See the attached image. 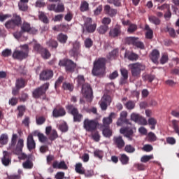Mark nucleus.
Returning a JSON list of instances; mask_svg holds the SVG:
<instances>
[{"label":"nucleus","mask_w":179,"mask_h":179,"mask_svg":"<svg viewBox=\"0 0 179 179\" xmlns=\"http://www.w3.org/2000/svg\"><path fill=\"white\" fill-rule=\"evenodd\" d=\"M128 117V113L127 111H122L120 113V117L117 121V127H122V124H126V125H129L125 127H122L120 130V134L124 135L125 138H127L129 141H132L134 138V127L132 124L129 122V120L127 119Z\"/></svg>","instance_id":"f257e3e1"},{"label":"nucleus","mask_w":179,"mask_h":179,"mask_svg":"<svg viewBox=\"0 0 179 179\" xmlns=\"http://www.w3.org/2000/svg\"><path fill=\"white\" fill-rule=\"evenodd\" d=\"M24 147V140L23 138H20L17 141V134H13L12 135L10 143L9 145V149L13 152L14 155H17V156H19V155H21V159L22 160H25V159H29L31 158V156L27 155L24 153H23V148Z\"/></svg>","instance_id":"f03ea898"},{"label":"nucleus","mask_w":179,"mask_h":179,"mask_svg":"<svg viewBox=\"0 0 179 179\" xmlns=\"http://www.w3.org/2000/svg\"><path fill=\"white\" fill-rule=\"evenodd\" d=\"M85 76L79 75L77 77V83L78 86L82 87V93L89 103L93 100V90L90 85L85 83Z\"/></svg>","instance_id":"7ed1b4c3"},{"label":"nucleus","mask_w":179,"mask_h":179,"mask_svg":"<svg viewBox=\"0 0 179 179\" xmlns=\"http://www.w3.org/2000/svg\"><path fill=\"white\" fill-rule=\"evenodd\" d=\"M107 59L99 57L94 61L92 73L94 76H103L106 73Z\"/></svg>","instance_id":"20e7f679"},{"label":"nucleus","mask_w":179,"mask_h":179,"mask_svg":"<svg viewBox=\"0 0 179 179\" xmlns=\"http://www.w3.org/2000/svg\"><path fill=\"white\" fill-rule=\"evenodd\" d=\"M129 68L131 71V76L135 78V79H139L142 71L146 69V66L142 63L136 62L130 64Z\"/></svg>","instance_id":"39448f33"},{"label":"nucleus","mask_w":179,"mask_h":179,"mask_svg":"<svg viewBox=\"0 0 179 179\" xmlns=\"http://www.w3.org/2000/svg\"><path fill=\"white\" fill-rule=\"evenodd\" d=\"M49 87L50 83H46L41 87L36 88L32 92L34 99H41L42 97L43 100H45V93Z\"/></svg>","instance_id":"423d86ee"},{"label":"nucleus","mask_w":179,"mask_h":179,"mask_svg":"<svg viewBox=\"0 0 179 179\" xmlns=\"http://www.w3.org/2000/svg\"><path fill=\"white\" fill-rule=\"evenodd\" d=\"M66 108L68 110V113L73 116L74 122H80V121H82V119L83 118V115L79 113V110H78V108H75L73 105L69 104L66 106Z\"/></svg>","instance_id":"0eeeda50"},{"label":"nucleus","mask_w":179,"mask_h":179,"mask_svg":"<svg viewBox=\"0 0 179 179\" xmlns=\"http://www.w3.org/2000/svg\"><path fill=\"white\" fill-rule=\"evenodd\" d=\"M59 66H65L66 72L73 73L76 69V63L68 59H62L59 62Z\"/></svg>","instance_id":"6e6552de"},{"label":"nucleus","mask_w":179,"mask_h":179,"mask_svg":"<svg viewBox=\"0 0 179 179\" xmlns=\"http://www.w3.org/2000/svg\"><path fill=\"white\" fill-rule=\"evenodd\" d=\"M99 123L95 120L85 119L83 122V128L87 132H94L97 129Z\"/></svg>","instance_id":"1a4fd4ad"},{"label":"nucleus","mask_w":179,"mask_h":179,"mask_svg":"<svg viewBox=\"0 0 179 179\" xmlns=\"http://www.w3.org/2000/svg\"><path fill=\"white\" fill-rule=\"evenodd\" d=\"M125 43L126 44H129V45H134L140 50H145V44L140 41L139 38L134 36L126 38Z\"/></svg>","instance_id":"9d476101"},{"label":"nucleus","mask_w":179,"mask_h":179,"mask_svg":"<svg viewBox=\"0 0 179 179\" xmlns=\"http://www.w3.org/2000/svg\"><path fill=\"white\" fill-rule=\"evenodd\" d=\"M93 23V20L90 17H87L84 20V27L87 33H94L97 29V24Z\"/></svg>","instance_id":"9b49d317"},{"label":"nucleus","mask_w":179,"mask_h":179,"mask_svg":"<svg viewBox=\"0 0 179 179\" xmlns=\"http://www.w3.org/2000/svg\"><path fill=\"white\" fill-rule=\"evenodd\" d=\"M65 115H66V110H65V108L62 107V106H57L53 109L52 117L54 118H59L61 117H65Z\"/></svg>","instance_id":"f8f14e48"},{"label":"nucleus","mask_w":179,"mask_h":179,"mask_svg":"<svg viewBox=\"0 0 179 179\" xmlns=\"http://www.w3.org/2000/svg\"><path fill=\"white\" fill-rule=\"evenodd\" d=\"M54 76V71L51 69H45L41 72L39 75L40 80H43L45 82L47 80H50V79H52Z\"/></svg>","instance_id":"ddd939ff"},{"label":"nucleus","mask_w":179,"mask_h":179,"mask_svg":"<svg viewBox=\"0 0 179 179\" xmlns=\"http://www.w3.org/2000/svg\"><path fill=\"white\" fill-rule=\"evenodd\" d=\"M111 101L112 99L110 96L107 94L103 95L99 103L101 110L103 111H106L108 106H110V104L111 103Z\"/></svg>","instance_id":"4468645a"},{"label":"nucleus","mask_w":179,"mask_h":179,"mask_svg":"<svg viewBox=\"0 0 179 179\" xmlns=\"http://www.w3.org/2000/svg\"><path fill=\"white\" fill-rule=\"evenodd\" d=\"M1 163L3 166L8 167L12 163V155L8 151H3V157L1 158Z\"/></svg>","instance_id":"2eb2a0df"},{"label":"nucleus","mask_w":179,"mask_h":179,"mask_svg":"<svg viewBox=\"0 0 179 179\" xmlns=\"http://www.w3.org/2000/svg\"><path fill=\"white\" fill-rule=\"evenodd\" d=\"M71 57H78L80 54V43L76 41L73 43V48L69 51Z\"/></svg>","instance_id":"dca6fc26"},{"label":"nucleus","mask_w":179,"mask_h":179,"mask_svg":"<svg viewBox=\"0 0 179 179\" xmlns=\"http://www.w3.org/2000/svg\"><path fill=\"white\" fill-rule=\"evenodd\" d=\"M27 53L24 52L23 50H15L13 53V58L18 59V61H23L27 58Z\"/></svg>","instance_id":"f3484780"},{"label":"nucleus","mask_w":179,"mask_h":179,"mask_svg":"<svg viewBox=\"0 0 179 179\" xmlns=\"http://www.w3.org/2000/svg\"><path fill=\"white\" fill-rule=\"evenodd\" d=\"M109 36L113 38L121 36V25L116 24L113 29H111L109 31Z\"/></svg>","instance_id":"a211bd4d"},{"label":"nucleus","mask_w":179,"mask_h":179,"mask_svg":"<svg viewBox=\"0 0 179 179\" xmlns=\"http://www.w3.org/2000/svg\"><path fill=\"white\" fill-rule=\"evenodd\" d=\"M103 12L105 15L110 16V17H114L117 15V9L112 8L110 5H105L103 7Z\"/></svg>","instance_id":"6ab92c4d"},{"label":"nucleus","mask_w":179,"mask_h":179,"mask_svg":"<svg viewBox=\"0 0 179 179\" xmlns=\"http://www.w3.org/2000/svg\"><path fill=\"white\" fill-rule=\"evenodd\" d=\"M116 117H117V114H115V113L114 112L110 113V114L108 117H104L103 119V127H110V124L113 123V120Z\"/></svg>","instance_id":"aec40b11"},{"label":"nucleus","mask_w":179,"mask_h":179,"mask_svg":"<svg viewBox=\"0 0 179 179\" xmlns=\"http://www.w3.org/2000/svg\"><path fill=\"white\" fill-rule=\"evenodd\" d=\"M27 146L29 152L36 149V141H34V138H33V135L31 134H29L27 137Z\"/></svg>","instance_id":"412c9836"},{"label":"nucleus","mask_w":179,"mask_h":179,"mask_svg":"<svg viewBox=\"0 0 179 179\" xmlns=\"http://www.w3.org/2000/svg\"><path fill=\"white\" fill-rule=\"evenodd\" d=\"M113 142L118 149H122L125 146V141H124L121 136H115L113 138Z\"/></svg>","instance_id":"4be33fe9"},{"label":"nucleus","mask_w":179,"mask_h":179,"mask_svg":"<svg viewBox=\"0 0 179 179\" xmlns=\"http://www.w3.org/2000/svg\"><path fill=\"white\" fill-rule=\"evenodd\" d=\"M120 73L122 77L120 80V85H125L128 80V70L126 69H121Z\"/></svg>","instance_id":"5701e85b"},{"label":"nucleus","mask_w":179,"mask_h":179,"mask_svg":"<svg viewBox=\"0 0 179 179\" xmlns=\"http://www.w3.org/2000/svg\"><path fill=\"white\" fill-rule=\"evenodd\" d=\"M52 167L54 169H58L59 170H68V166H66L64 161L60 162H58V161L53 162Z\"/></svg>","instance_id":"b1692460"},{"label":"nucleus","mask_w":179,"mask_h":179,"mask_svg":"<svg viewBox=\"0 0 179 179\" xmlns=\"http://www.w3.org/2000/svg\"><path fill=\"white\" fill-rule=\"evenodd\" d=\"M125 58H127L129 61H138L139 59V55L138 54L131 52H129V51L126 50L124 53Z\"/></svg>","instance_id":"393cba45"},{"label":"nucleus","mask_w":179,"mask_h":179,"mask_svg":"<svg viewBox=\"0 0 179 179\" xmlns=\"http://www.w3.org/2000/svg\"><path fill=\"white\" fill-rule=\"evenodd\" d=\"M26 85H27V81L23 78H17L15 81V87L17 89H24Z\"/></svg>","instance_id":"a878e982"},{"label":"nucleus","mask_w":179,"mask_h":179,"mask_svg":"<svg viewBox=\"0 0 179 179\" xmlns=\"http://www.w3.org/2000/svg\"><path fill=\"white\" fill-rule=\"evenodd\" d=\"M56 38L60 44H66L68 41V35L64 33H60L57 36Z\"/></svg>","instance_id":"bb28decb"},{"label":"nucleus","mask_w":179,"mask_h":179,"mask_svg":"<svg viewBox=\"0 0 179 179\" xmlns=\"http://www.w3.org/2000/svg\"><path fill=\"white\" fill-rule=\"evenodd\" d=\"M159 57H160V52H159V50H152V52L150 56V58L151 61H152V62H154V64H157V61H158Z\"/></svg>","instance_id":"cd10ccee"},{"label":"nucleus","mask_w":179,"mask_h":179,"mask_svg":"<svg viewBox=\"0 0 179 179\" xmlns=\"http://www.w3.org/2000/svg\"><path fill=\"white\" fill-rule=\"evenodd\" d=\"M21 27V31L20 33L23 34V33H29V31H30V23L24 21L22 24H21V25H20Z\"/></svg>","instance_id":"c85d7f7f"},{"label":"nucleus","mask_w":179,"mask_h":179,"mask_svg":"<svg viewBox=\"0 0 179 179\" xmlns=\"http://www.w3.org/2000/svg\"><path fill=\"white\" fill-rule=\"evenodd\" d=\"M47 45H48L52 50H57L58 48V41H57L55 39H50L46 42Z\"/></svg>","instance_id":"c756f323"},{"label":"nucleus","mask_w":179,"mask_h":179,"mask_svg":"<svg viewBox=\"0 0 179 179\" xmlns=\"http://www.w3.org/2000/svg\"><path fill=\"white\" fill-rule=\"evenodd\" d=\"M13 20H11L13 21L14 24L17 27H20V26H22V17H20V15H17V13L13 14Z\"/></svg>","instance_id":"7c9ffc66"},{"label":"nucleus","mask_w":179,"mask_h":179,"mask_svg":"<svg viewBox=\"0 0 179 179\" xmlns=\"http://www.w3.org/2000/svg\"><path fill=\"white\" fill-rule=\"evenodd\" d=\"M33 161L30 159V157H28V159L22 163V167L27 170H31V169H33Z\"/></svg>","instance_id":"2f4dec72"},{"label":"nucleus","mask_w":179,"mask_h":179,"mask_svg":"<svg viewBox=\"0 0 179 179\" xmlns=\"http://www.w3.org/2000/svg\"><path fill=\"white\" fill-rule=\"evenodd\" d=\"M17 110H18V113L17 115V118H22V117L24 115V113L26 111V106L23 105L18 106Z\"/></svg>","instance_id":"473e14b6"},{"label":"nucleus","mask_w":179,"mask_h":179,"mask_svg":"<svg viewBox=\"0 0 179 179\" xmlns=\"http://www.w3.org/2000/svg\"><path fill=\"white\" fill-rule=\"evenodd\" d=\"M75 171L78 174H85V168L82 165V163H77L75 166Z\"/></svg>","instance_id":"72a5a7b5"},{"label":"nucleus","mask_w":179,"mask_h":179,"mask_svg":"<svg viewBox=\"0 0 179 179\" xmlns=\"http://www.w3.org/2000/svg\"><path fill=\"white\" fill-rule=\"evenodd\" d=\"M157 124V120L155 119V117H150L148 119V125H150V128L152 130L156 129V125Z\"/></svg>","instance_id":"f704fd0d"},{"label":"nucleus","mask_w":179,"mask_h":179,"mask_svg":"<svg viewBox=\"0 0 179 179\" xmlns=\"http://www.w3.org/2000/svg\"><path fill=\"white\" fill-rule=\"evenodd\" d=\"M41 54L42 58H43V59H48V58H50V57H51V53L50 52V50H48V49L44 48L42 50V52H41Z\"/></svg>","instance_id":"c9c22d12"},{"label":"nucleus","mask_w":179,"mask_h":179,"mask_svg":"<svg viewBox=\"0 0 179 179\" xmlns=\"http://www.w3.org/2000/svg\"><path fill=\"white\" fill-rule=\"evenodd\" d=\"M63 90H69V92H73V85L70 83L64 82L62 84Z\"/></svg>","instance_id":"e433bc0d"},{"label":"nucleus","mask_w":179,"mask_h":179,"mask_svg":"<svg viewBox=\"0 0 179 179\" xmlns=\"http://www.w3.org/2000/svg\"><path fill=\"white\" fill-rule=\"evenodd\" d=\"M38 18H39V20L43 22V23H45L46 24L50 23V20H48V17H47V15H45V14L43 12L39 13Z\"/></svg>","instance_id":"4c0bfd02"},{"label":"nucleus","mask_w":179,"mask_h":179,"mask_svg":"<svg viewBox=\"0 0 179 179\" xmlns=\"http://www.w3.org/2000/svg\"><path fill=\"white\" fill-rule=\"evenodd\" d=\"M102 133L106 138H110V136H113V130L110 129V127H105L103 129Z\"/></svg>","instance_id":"58836bf2"},{"label":"nucleus","mask_w":179,"mask_h":179,"mask_svg":"<svg viewBox=\"0 0 179 179\" xmlns=\"http://www.w3.org/2000/svg\"><path fill=\"white\" fill-rule=\"evenodd\" d=\"M80 10L81 12H87L89 10V3L86 1H82Z\"/></svg>","instance_id":"ea45409f"},{"label":"nucleus","mask_w":179,"mask_h":179,"mask_svg":"<svg viewBox=\"0 0 179 179\" xmlns=\"http://www.w3.org/2000/svg\"><path fill=\"white\" fill-rule=\"evenodd\" d=\"M120 160L122 164L127 165L129 163V157L125 154L120 155Z\"/></svg>","instance_id":"a19ab883"},{"label":"nucleus","mask_w":179,"mask_h":179,"mask_svg":"<svg viewBox=\"0 0 179 179\" xmlns=\"http://www.w3.org/2000/svg\"><path fill=\"white\" fill-rule=\"evenodd\" d=\"M9 141L8 134H3L0 136V145H6Z\"/></svg>","instance_id":"79ce46f5"},{"label":"nucleus","mask_w":179,"mask_h":179,"mask_svg":"<svg viewBox=\"0 0 179 179\" xmlns=\"http://www.w3.org/2000/svg\"><path fill=\"white\" fill-rule=\"evenodd\" d=\"M108 26L107 25H101L96 30L99 34H106L108 31Z\"/></svg>","instance_id":"37998d69"},{"label":"nucleus","mask_w":179,"mask_h":179,"mask_svg":"<svg viewBox=\"0 0 179 179\" xmlns=\"http://www.w3.org/2000/svg\"><path fill=\"white\" fill-rule=\"evenodd\" d=\"M18 8H19L20 10H22V12H26V10H27V9H29V6H27V2L20 1L18 3Z\"/></svg>","instance_id":"c03bdc74"},{"label":"nucleus","mask_w":179,"mask_h":179,"mask_svg":"<svg viewBox=\"0 0 179 179\" xmlns=\"http://www.w3.org/2000/svg\"><path fill=\"white\" fill-rule=\"evenodd\" d=\"M28 99L29 94H27V93H25L24 92H22L21 95L18 97V100H20V101H21L22 103L27 101Z\"/></svg>","instance_id":"a18cd8bd"},{"label":"nucleus","mask_w":179,"mask_h":179,"mask_svg":"<svg viewBox=\"0 0 179 179\" xmlns=\"http://www.w3.org/2000/svg\"><path fill=\"white\" fill-rule=\"evenodd\" d=\"M149 21L150 22V23H153V24H156V26L160 24V20L156 16H153V15L150 16Z\"/></svg>","instance_id":"49530a36"},{"label":"nucleus","mask_w":179,"mask_h":179,"mask_svg":"<svg viewBox=\"0 0 179 179\" xmlns=\"http://www.w3.org/2000/svg\"><path fill=\"white\" fill-rule=\"evenodd\" d=\"M33 48L35 52H37V54H41L44 48L41 46L40 43H34Z\"/></svg>","instance_id":"de8ad7c7"},{"label":"nucleus","mask_w":179,"mask_h":179,"mask_svg":"<svg viewBox=\"0 0 179 179\" xmlns=\"http://www.w3.org/2000/svg\"><path fill=\"white\" fill-rule=\"evenodd\" d=\"M124 106L127 110H134V108H135V101H129L126 103H124Z\"/></svg>","instance_id":"09e8293b"},{"label":"nucleus","mask_w":179,"mask_h":179,"mask_svg":"<svg viewBox=\"0 0 179 179\" xmlns=\"http://www.w3.org/2000/svg\"><path fill=\"white\" fill-rule=\"evenodd\" d=\"M143 80H144V82H146V80H148V82L152 83L153 80H155V76L145 74L143 76Z\"/></svg>","instance_id":"8fccbe9b"},{"label":"nucleus","mask_w":179,"mask_h":179,"mask_svg":"<svg viewBox=\"0 0 179 179\" xmlns=\"http://www.w3.org/2000/svg\"><path fill=\"white\" fill-rule=\"evenodd\" d=\"M172 127L174 129V131L176 132V134H177V135H178L179 136V126H178V121L174 120H172Z\"/></svg>","instance_id":"3c124183"},{"label":"nucleus","mask_w":179,"mask_h":179,"mask_svg":"<svg viewBox=\"0 0 179 179\" xmlns=\"http://www.w3.org/2000/svg\"><path fill=\"white\" fill-rule=\"evenodd\" d=\"M5 27L6 29H15V27H17L15 24V22H13V20H10L5 23Z\"/></svg>","instance_id":"603ef678"},{"label":"nucleus","mask_w":179,"mask_h":179,"mask_svg":"<svg viewBox=\"0 0 179 179\" xmlns=\"http://www.w3.org/2000/svg\"><path fill=\"white\" fill-rule=\"evenodd\" d=\"M135 150L134 147L131 144L126 145L124 147V152H127V153H134Z\"/></svg>","instance_id":"864d4df0"},{"label":"nucleus","mask_w":179,"mask_h":179,"mask_svg":"<svg viewBox=\"0 0 179 179\" xmlns=\"http://www.w3.org/2000/svg\"><path fill=\"white\" fill-rule=\"evenodd\" d=\"M148 138L149 142H156V141H157V137L153 132L148 133Z\"/></svg>","instance_id":"5fc2aeb1"},{"label":"nucleus","mask_w":179,"mask_h":179,"mask_svg":"<svg viewBox=\"0 0 179 179\" xmlns=\"http://www.w3.org/2000/svg\"><path fill=\"white\" fill-rule=\"evenodd\" d=\"M104 153L102 150H96L94 151V157H97L98 159H103Z\"/></svg>","instance_id":"6e6d98bb"},{"label":"nucleus","mask_w":179,"mask_h":179,"mask_svg":"<svg viewBox=\"0 0 179 179\" xmlns=\"http://www.w3.org/2000/svg\"><path fill=\"white\" fill-rule=\"evenodd\" d=\"M92 139H94V141L95 142H99V141H100V134H99V131H94L92 132Z\"/></svg>","instance_id":"4d7b16f0"},{"label":"nucleus","mask_w":179,"mask_h":179,"mask_svg":"<svg viewBox=\"0 0 179 179\" xmlns=\"http://www.w3.org/2000/svg\"><path fill=\"white\" fill-rule=\"evenodd\" d=\"M117 55H118V50L114 49L110 52H109V57H108V59H114Z\"/></svg>","instance_id":"13d9d810"},{"label":"nucleus","mask_w":179,"mask_h":179,"mask_svg":"<svg viewBox=\"0 0 179 179\" xmlns=\"http://www.w3.org/2000/svg\"><path fill=\"white\" fill-rule=\"evenodd\" d=\"M36 122L38 125H43L45 122V117L44 116H40L36 118Z\"/></svg>","instance_id":"bf43d9fd"},{"label":"nucleus","mask_w":179,"mask_h":179,"mask_svg":"<svg viewBox=\"0 0 179 179\" xmlns=\"http://www.w3.org/2000/svg\"><path fill=\"white\" fill-rule=\"evenodd\" d=\"M57 138H58V133L55 130H52L49 136L50 141H55Z\"/></svg>","instance_id":"052dcab7"},{"label":"nucleus","mask_w":179,"mask_h":179,"mask_svg":"<svg viewBox=\"0 0 179 179\" xmlns=\"http://www.w3.org/2000/svg\"><path fill=\"white\" fill-rule=\"evenodd\" d=\"M65 10V6L62 3H58L56 7V13H61V12H64Z\"/></svg>","instance_id":"680f3d73"},{"label":"nucleus","mask_w":179,"mask_h":179,"mask_svg":"<svg viewBox=\"0 0 179 179\" xmlns=\"http://www.w3.org/2000/svg\"><path fill=\"white\" fill-rule=\"evenodd\" d=\"M138 30V26L135 24H131L129 26V28L127 29L128 33H134Z\"/></svg>","instance_id":"e2e57ef3"},{"label":"nucleus","mask_w":179,"mask_h":179,"mask_svg":"<svg viewBox=\"0 0 179 179\" xmlns=\"http://www.w3.org/2000/svg\"><path fill=\"white\" fill-rule=\"evenodd\" d=\"M151 159H153V155H144L141 158V162L142 163H148Z\"/></svg>","instance_id":"0e129e2a"},{"label":"nucleus","mask_w":179,"mask_h":179,"mask_svg":"<svg viewBox=\"0 0 179 179\" xmlns=\"http://www.w3.org/2000/svg\"><path fill=\"white\" fill-rule=\"evenodd\" d=\"M17 103H19V98L16 97L11 98L8 101V104H10V106H12L13 107H14V106H16Z\"/></svg>","instance_id":"69168bd1"},{"label":"nucleus","mask_w":179,"mask_h":179,"mask_svg":"<svg viewBox=\"0 0 179 179\" xmlns=\"http://www.w3.org/2000/svg\"><path fill=\"white\" fill-rule=\"evenodd\" d=\"M1 55L2 57H10V55H12V50L5 49L4 50L2 51Z\"/></svg>","instance_id":"338daca9"},{"label":"nucleus","mask_w":179,"mask_h":179,"mask_svg":"<svg viewBox=\"0 0 179 179\" xmlns=\"http://www.w3.org/2000/svg\"><path fill=\"white\" fill-rule=\"evenodd\" d=\"M38 138L39 139V142H41L42 143H44V142H47L48 138L47 136H45L43 134H38Z\"/></svg>","instance_id":"774afa93"}]
</instances>
